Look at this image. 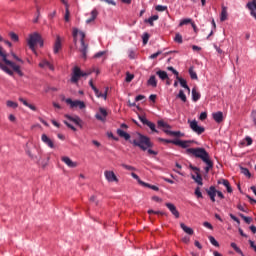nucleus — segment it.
<instances>
[{"label":"nucleus","mask_w":256,"mask_h":256,"mask_svg":"<svg viewBox=\"0 0 256 256\" xmlns=\"http://www.w3.org/2000/svg\"><path fill=\"white\" fill-rule=\"evenodd\" d=\"M0 69L7 73V75L13 76V71H15L20 77H23L21 66L7 59V52L2 46H0Z\"/></svg>","instance_id":"f257e3e1"},{"label":"nucleus","mask_w":256,"mask_h":256,"mask_svg":"<svg viewBox=\"0 0 256 256\" xmlns=\"http://www.w3.org/2000/svg\"><path fill=\"white\" fill-rule=\"evenodd\" d=\"M26 43L32 53H34V55H37V45H39V47H43V38L39 33L33 32L28 35Z\"/></svg>","instance_id":"f03ea898"},{"label":"nucleus","mask_w":256,"mask_h":256,"mask_svg":"<svg viewBox=\"0 0 256 256\" xmlns=\"http://www.w3.org/2000/svg\"><path fill=\"white\" fill-rule=\"evenodd\" d=\"M72 35L74 38V43L75 45H77V41H80L81 43V47H80V51L82 53V57H87V45H85V32L77 29V28H73L72 30Z\"/></svg>","instance_id":"7ed1b4c3"},{"label":"nucleus","mask_w":256,"mask_h":256,"mask_svg":"<svg viewBox=\"0 0 256 256\" xmlns=\"http://www.w3.org/2000/svg\"><path fill=\"white\" fill-rule=\"evenodd\" d=\"M130 142H132L135 147H140L143 151H147V149L152 145L149 138L140 133L134 134L133 140Z\"/></svg>","instance_id":"20e7f679"},{"label":"nucleus","mask_w":256,"mask_h":256,"mask_svg":"<svg viewBox=\"0 0 256 256\" xmlns=\"http://www.w3.org/2000/svg\"><path fill=\"white\" fill-rule=\"evenodd\" d=\"M93 71H95V69L83 72L79 67H74L72 77H71L72 83H77L79 79H81V77H87L88 75H91Z\"/></svg>","instance_id":"39448f33"},{"label":"nucleus","mask_w":256,"mask_h":256,"mask_svg":"<svg viewBox=\"0 0 256 256\" xmlns=\"http://www.w3.org/2000/svg\"><path fill=\"white\" fill-rule=\"evenodd\" d=\"M187 153H189L190 155H194V157L202 159V161H206V159H209V154L203 148H188Z\"/></svg>","instance_id":"423d86ee"},{"label":"nucleus","mask_w":256,"mask_h":256,"mask_svg":"<svg viewBox=\"0 0 256 256\" xmlns=\"http://www.w3.org/2000/svg\"><path fill=\"white\" fill-rule=\"evenodd\" d=\"M65 101L67 105H70V109H85L87 107L85 105V102L81 100H72L70 98H67Z\"/></svg>","instance_id":"0eeeda50"},{"label":"nucleus","mask_w":256,"mask_h":256,"mask_svg":"<svg viewBox=\"0 0 256 256\" xmlns=\"http://www.w3.org/2000/svg\"><path fill=\"white\" fill-rule=\"evenodd\" d=\"M160 141L163 143H173L174 145H178L179 147H182L183 149H187V147H190L191 141H185V140H167L160 138Z\"/></svg>","instance_id":"6e6552de"},{"label":"nucleus","mask_w":256,"mask_h":256,"mask_svg":"<svg viewBox=\"0 0 256 256\" xmlns=\"http://www.w3.org/2000/svg\"><path fill=\"white\" fill-rule=\"evenodd\" d=\"M188 123L190 125V129H192L194 133H197V135L205 133V128L203 126H199L197 120H188Z\"/></svg>","instance_id":"1a4fd4ad"},{"label":"nucleus","mask_w":256,"mask_h":256,"mask_svg":"<svg viewBox=\"0 0 256 256\" xmlns=\"http://www.w3.org/2000/svg\"><path fill=\"white\" fill-rule=\"evenodd\" d=\"M104 177L107 183H119V178L113 170H105Z\"/></svg>","instance_id":"9d476101"},{"label":"nucleus","mask_w":256,"mask_h":256,"mask_svg":"<svg viewBox=\"0 0 256 256\" xmlns=\"http://www.w3.org/2000/svg\"><path fill=\"white\" fill-rule=\"evenodd\" d=\"M107 115H108L107 109L100 107L98 109V111L96 112L95 118L98 121H102L104 123V121H106V119H107Z\"/></svg>","instance_id":"9b49d317"},{"label":"nucleus","mask_w":256,"mask_h":256,"mask_svg":"<svg viewBox=\"0 0 256 256\" xmlns=\"http://www.w3.org/2000/svg\"><path fill=\"white\" fill-rule=\"evenodd\" d=\"M191 169L194 171L192 179L195 180L197 184L203 185V178L201 177V174H199V168L191 166Z\"/></svg>","instance_id":"f8f14e48"},{"label":"nucleus","mask_w":256,"mask_h":256,"mask_svg":"<svg viewBox=\"0 0 256 256\" xmlns=\"http://www.w3.org/2000/svg\"><path fill=\"white\" fill-rule=\"evenodd\" d=\"M61 161L65 163V165H67V167H69L70 169H75V167H79V163L71 160L69 156H62Z\"/></svg>","instance_id":"ddd939ff"},{"label":"nucleus","mask_w":256,"mask_h":256,"mask_svg":"<svg viewBox=\"0 0 256 256\" xmlns=\"http://www.w3.org/2000/svg\"><path fill=\"white\" fill-rule=\"evenodd\" d=\"M167 209L170 211V213L175 217V219H179L181 214L179 213V210H177V206L173 203H166L165 204Z\"/></svg>","instance_id":"4468645a"},{"label":"nucleus","mask_w":256,"mask_h":256,"mask_svg":"<svg viewBox=\"0 0 256 256\" xmlns=\"http://www.w3.org/2000/svg\"><path fill=\"white\" fill-rule=\"evenodd\" d=\"M41 140L47 147H50V149H55V143L46 134H42Z\"/></svg>","instance_id":"2eb2a0df"},{"label":"nucleus","mask_w":256,"mask_h":256,"mask_svg":"<svg viewBox=\"0 0 256 256\" xmlns=\"http://www.w3.org/2000/svg\"><path fill=\"white\" fill-rule=\"evenodd\" d=\"M18 101H20V103L23 104L25 107H28V109H30L31 111H37V106H35V104L29 103V101H27L25 98L20 97Z\"/></svg>","instance_id":"dca6fc26"},{"label":"nucleus","mask_w":256,"mask_h":256,"mask_svg":"<svg viewBox=\"0 0 256 256\" xmlns=\"http://www.w3.org/2000/svg\"><path fill=\"white\" fill-rule=\"evenodd\" d=\"M39 67L41 69H50V71H53L55 69V67L53 66V64H51V62L47 61L46 59H43L40 63H39Z\"/></svg>","instance_id":"f3484780"},{"label":"nucleus","mask_w":256,"mask_h":256,"mask_svg":"<svg viewBox=\"0 0 256 256\" xmlns=\"http://www.w3.org/2000/svg\"><path fill=\"white\" fill-rule=\"evenodd\" d=\"M62 41L63 40L61 39V36L56 37L54 48H53V51L55 54L59 53V50L62 48Z\"/></svg>","instance_id":"a211bd4d"},{"label":"nucleus","mask_w":256,"mask_h":256,"mask_svg":"<svg viewBox=\"0 0 256 256\" xmlns=\"http://www.w3.org/2000/svg\"><path fill=\"white\" fill-rule=\"evenodd\" d=\"M207 195L210 197L211 202L215 203V197H217V189H215L214 186H211L208 190H207Z\"/></svg>","instance_id":"6ab92c4d"},{"label":"nucleus","mask_w":256,"mask_h":256,"mask_svg":"<svg viewBox=\"0 0 256 256\" xmlns=\"http://www.w3.org/2000/svg\"><path fill=\"white\" fill-rule=\"evenodd\" d=\"M177 81L180 83L181 87H183L184 89H186L187 93H191V88H189V86L187 85V80L177 76L176 77Z\"/></svg>","instance_id":"aec40b11"},{"label":"nucleus","mask_w":256,"mask_h":256,"mask_svg":"<svg viewBox=\"0 0 256 256\" xmlns=\"http://www.w3.org/2000/svg\"><path fill=\"white\" fill-rule=\"evenodd\" d=\"M65 117L68 121H72V123H75V125H81V118H79V116L65 115Z\"/></svg>","instance_id":"412c9836"},{"label":"nucleus","mask_w":256,"mask_h":256,"mask_svg":"<svg viewBox=\"0 0 256 256\" xmlns=\"http://www.w3.org/2000/svg\"><path fill=\"white\" fill-rule=\"evenodd\" d=\"M156 75L159 76V79H161V81L169 80V75L167 74V72H165L163 70H158L156 72Z\"/></svg>","instance_id":"4be33fe9"},{"label":"nucleus","mask_w":256,"mask_h":256,"mask_svg":"<svg viewBox=\"0 0 256 256\" xmlns=\"http://www.w3.org/2000/svg\"><path fill=\"white\" fill-rule=\"evenodd\" d=\"M180 227L187 235H193L195 233V231H193L191 227L185 225V223H180Z\"/></svg>","instance_id":"5701e85b"},{"label":"nucleus","mask_w":256,"mask_h":256,"mask_svg":"<svg viewBox=\"0 0 256 256\" xmlns=\"http://www.w3.org/2000/svg\"><path fill=\"white\" fill-rule=\"evenodd\" d=\"M219 185H224L226 187L228 193H232L233 189L231 188L229 181L225 179H221L218 181Z\"/></svg>","instance_id":"b1692460"},{"label":"nucleus","mask_w":256,"mask_h":256,"mask_svg":"<svg viewBox=\"0 0 256 256\" xmlns=\"http://www.w3.org/2000/svg\"><path fill=\"white\" fill-rule=\"evenodd\" d=\"M212 117L216 123H221L223 121V112H216L212 114Z\"/></svg>","instance_id":"393cba45"},{"label":"nucleus","mask_w":256,"mask_h":256,"mask_svg":"<svg viewBox=\"0 0 256 256\" xmlns=\"http://www.w3.org/2000/svg\"><path fill=\"white\" fill-rule=\"evenodd\" d=\"M97 15H99L97 10H92L90 13V18H88L86 20L87 25H89V23H93V21H95V19H97Z\"/></svg>","instance_id":"a878e982"},{"label":"nucleus","mask_w":256,"mask_h":256,"mask_svg":"<svg viewBox=\"0 0 256 256\" xmlns=\"http://www.w3.org/2000/svg\"><path fill=\"white\" fill-rule=\"evenodd\" d=\"M117 135H119V137H122L126 141H129L131 139V135H129V133L123 131L122 129L117 130Z\"/></svg>","instance_id":"bb28decb"},{"label":"nucleus","mask_w":256,"mask_h":256,"mask_svg":"<svg viewBox=\"0 0 256 256\" xmlns=\"http://www.w3.org/2000/svg\"><path fill=\"white\" fill-rule=\"evenodd\" d=\"M201 99V93L197 91V88L192 89V101L196 103V101H199Z\"/></svg>","instance_id":"cd10ccee"},{"label":"nucleus","mask_w":256,"mask_h":256,"mask_svg":"<svg viewBox=\"0 0 256 256\" xmlns=\"http://www.w3.org/2000/svg\"><path fill=\"white\" fill-rule=\"evenodd\" d=\"M229 16V14L227 13V7L223 6L222 7V11L220 14V21H227V17Z\"/></svg>","instance_id":"c85d7f7f"},{"label":"nucleus","mask_w":256,"mask_h":256,"mask_svg":"<svg viewBox=\"0 0 256 256\" xmlns=\"http://www.w3.org/2000/svg\"><path fill=\"white\" fill-rule=\"evenodd\" d=\"M107 89H108V88H106L105 93H101V91H99V89L94 88V93H95L96 97H98V98H101V97H102V99L107 100Z\"/></svg>","instance_id":"c756f323"},{"label":"nucleus","mask_w":256,"mask_h":256,"mask_svg":"<svg viewBox=\"0 0 256 256\" xmlns=\"http://www.w3.org/2000/svg\"><path fill=\"white\" fill-rule=\"evenodd\" d=\"M107 89H108V88H106L105 93H101V91H99V89L94 88V93H95L96 97H98V98H101V97H102V99L107 100Z\"/></svg>","instance_id":"7c9ffc66"},{"label":"nucleus","mask_w":256,"mask_h":256,"mask_svg":"<svg viewBox=\"0 0 256 256\" xmlns=\"http://www.w3.org/2000/svg\"><path fill=\"white\" fill-rule=\"evenodd\" d=\"M147 84L150 87H157V78L155 77V75L150 76V78L147 81Z\"/></svg>","instance_id":"2f4dec72"},{"label":"nucleus","mask_w":256,"mask_h":256,"mask_svg":"<svg viewBox=\"0 0 256 256\" xmlns=\"http://www.w3.org/2000/svg\"><path fill=\"white\" fill-rule=\"evenodd\" d=\"M159 19L158 15H153L152 17L145 20V23H149L151 27L154 25V21H157Z\"/></svg>","instance_id":"473e14b6"},{"label":"nucleus","mask_w":256,"mask_h":256,"mask_svg":"<svg viewBox=\"0 0 256 256\" xmlns=\"http://www.w3.org/2000/svg\"><path fill=\"white\" fill-rule=\"evenodd\" d=\"M6 107H9L10 109H17V107H19V104L17 102L8 100L6 101Z\"/></svg>","instance_id":"72a5a7b5"},{"label":"nucleus","mask_w":256,"mask_h":256,"mask_svg":"<svg viewBox=\"0 0 256 256\" xmlns=\"http://www.w3.org/2000/svg\"><path fill=\"white\" fill-rule=\"evenodd\" d=\"M177 98L180 99L183 103H187V96L183 90L179 91Z\"/></svg>","instance_id":"f704fd0d"},{"label":"nucleus","mask_w":256,"mask_h":256,"mask_svg":"<svg viewBox=\"0 0 256 256\" xmlns=\"http://www.w3.org/2000/svg\"><path fill=\"white\" fill-rule=\"evenodd\" d=\"M230 245H231L232 249H234V251H236V253H238L241 256H245L243 254V251L241 250V248L237 247V244L235 242H232Z\"/></svg>","instance_id":"c9c22d12"},{"label":"nucleus","mask_w":256,"mask_h":256,"mask_svg":"<svg viewBox=\"0 0 256 256\" xmlns=\"http://www.w3.org/2000/svg\"><path fill=\"white\" fill-rule=\"evenodd\" d=\"M204 163H206V167H205V171L206 173H209V170L213 168V162H211V160L208 158L206 160H204Z\"/></svg>","instance_id":"e433bc0d"},{"label":"nucleus","mask_w":256,"mask_h":256,"mask_svg":"<svg viewBox=\"0 0 256 256\" xmlns=\"http://www.w3.org/2000/svg\"><path fill=\"white\" fill-rule=\"evenodd\" d=\"M9 37H10L11 41H13L14 43H18L19 35H17L15 32H10Z\"/></svg>","instance_id":"4c0bfd02"},{"label":"nucleus","mask_w":256,"mask_h":256,"mask_svg":"<svg viewBox=\"0 0 256 256\" xmlns=\"http://www.w3.org/2000/svg\"><path fill=\"white\" fill-rule=\"evenodd\" d=\"M189 23H193V20L191 18H186L180 21L179 27H183V25H189Z\"/></svg>","instance_id":"58836bf2"},{"label":"nucleus","mask_w":256,"mask_h":256,"mask_svg":"<svg viewBox=\"0 0 256 256\" xmlns=\"http://www.w3.org/2000/svg\"><path fill=\"white\" fill-rule=\"evenodd\" d=\"M142 187H148V189H152L153 191H159V187L145 182L142 184Z\"/></svg>","instance_id":"ea45409f"},{"label":"nucleus","mask_w":256,"mask_h":256,"mask_svg":"<svg viewBox=\"0 0 256 256\" xmlns=\"http://www.w3.org/2000/svg\"><path fill=\"white\" fill-rule=\"evenodd\" d=\"M131 177H133V179H136V181L139 183V185H145V182H143V180H141V178H139V176L135 173H131Z\"/></svg>","instance_id":"a19ab883"},{"label":"nucleus","mask_w":256,"mask_h":256,"mask_svg":"<svg viewBox=\"0 0 256 256\" xmlns=\"http://www.w3.org/2000/svg\"><path fill=\"white\" fill-rule=\"evenodd\" d=\"M241 219H243V221H245V223H247L248 225L251 224V221H253V219L251 217H247L243 214H240Z\"/></svg>","instance_id":"79ce46f5"},{"label":"nucleus","mask_w":256,"mask_h":256,"mask_svg":"<svg viewBox=\"0 0 256 256\" xmlns=\"http://www.w3.org/2000/svg\"><path fill=\"white\" fill-rule=\"evenodd\" d=\"M10 55H11V57H13V59H15V61H18V63H23V59L19 58V56H17V54H15V52L11 51Z\"/></svg>","instance_id":"37998d69"},{"label":"nucleus","mask_w":256,"mask_h":256,"mask_svg":"<svg viewBox=\"0 0 256 256\" xmlns=\"http://www.w3.org/2000/svg\"><path fill=\"white\" fill-rule=\"evenodd\" d=\"M194 193L198 199H203V193H201V188L197 187Z\"/></svg>","instance_id":"c03bdc74"},{"label":"nucleus","mask_w":256,"mask_h":256,"mask_svg":"<svg viewBox=\"0 0 256 256\" xmlns=\"http://www.w3.org/2000/svg\"><path fill=\"white\" fill-rule=\"evenodd\" d=\"M250 119L252 120L253 124L256 127V110H252V112L250 114Z\"/></svg>","instance_id":"a18cd8bd"},{"label":"nucleus","mask_w":256,"mask_h":256,"mask_svg":"<svg viewBox=\"0 0 256 256\" xmlns=\"http://www.w3.org/2000/svg\"><path fill=\"white\" fill-rule=\"evenodd\" d=\"M189 75L191 79H197V73L193 70V67L189 68Z\"/></svg>","instance_id":"49530a36"},{"label":"nucleus","mask_w":256,"mask_h":256,"mask_svg":"<svg viewBox=\"0 0 256 256\" xmlns=\"http://www.w3.org/2000/svg\"><path fill=\"white\" fill-rule=\"evenodd\" d=\"M209 241L212 245H214V247H219V242H217V240H215V237L209 236Z\"/></svg>","instance_id":"de8ad7c7"},{"label":"nucleus","mask_w":256,"mask_h":256,"mask_svg":"<svg viewBox=\"0 0 256 256\" xmlns=\"http://www.w3.org/2000/svg\"><path fill=\"white\" fill-rule=\"evenodd\" d=\"M174 41H175L176 43H183V36H181V34L177 33V34L175 35Z\"/></svg>","instance_id":"09e8293b"},{"label":"nucleus","mask_w":256,"mask_h":256,"mask_svg":"<svg viewBox=\"0 0 256 256\" xmlns=\"http://www.w3.org/2000/svg\"><path fill=\"white\" fill-rule=\"evenodd\" d=\"M146 125L149 127V129H151V131H153L154 133H157V129H155V124L148 121Z\"/></svg>","instance_id":"8fccbe9b"},{"label":"nucleus","mask_w":256,"mask_h":256,"mask_svg":"<svg viewBox=\"0 0 256 256\" xmlns=\"http://www.w3.org/2000/svg\"><path fill=\"white\" fill-rule=\"evenodd\" d=\"M164 131L168 135H173L174 137H179L181 135V132H173V131H168V130H164Z\"/></svg>","instance_id":"3c124183"},{"label":"nucleus","mask_w":256,"mask_h":256,"mask_svg":"<svg viewBox=\"0 0 256 256\" xmlns=\"http://www.w3.org/2000/svg\"><path fill=\"white\" fill-rule=\"evenodd\" d=\"M156 11H160V12H163V11H167V6H163V5H157L155 7Z\"/></svg>","instance_id":"603ef678"},{"label":"nucleus","mask_w":256,"mask_h":256,"mask_svg":"<svg viewBox=\"0 0 256 256\" xmlns=\"http://www.w3.org/2000/svg\"><path fill=\"white\" fill-rule=\"evenodd\" d=\"M134 77L135 76L133 74L127 73L126 74V82L131 83V81H133Z\"/></svg>","instance_id":"864d4df0"},{"label":"nucleus","mask_w":256,"mask_h":256,"mask_svg":"<svg viewBox=\"0 0 256 256\" xmlns=\"http://www.w3.org/2000/svg\"><path fill=\"white\" fill-rule=\"evenodd\" d=\"M142 39H143V44L147 45V43L149 42V34L147 33L143 34Z\"/></svg>","instance_id":"5fc2aeb1"},{"label":"nucleus","mask_w":256,"mask_h":256,"mask_svg":"<svg viewBox=\"0 0 256 256\" xmlns=\"http://www.w3.org/2000/svg\"><path fill=\"white\" fill-rule=\"evenodd\" d=\"M123 169H126L127 171H135V167L127 165V164H122Z\"/></svg>","instance_id":"6e6d98bb"},{"label":"nucleus","mask_w":256,"mask_h":256,"mask_svg":"<svg viewBox=\"0 0 256 256\" xmlns=\"http://www.w3.org/2000/svg\"><path fill=\"white\" fill-rule=\"evenodd\" d=\"M158 127H162L163 129H167V127H169V126L163 120H160V121H158Z\"/></svg>","instance_id":"4d7b16f0"},{"label":"nucleus","mask_w":256,"mask_h":256,"mask_svg":"<svg viewBox=\"0 0 256 256\" xmlns=\"http://www.w3.org/2000/svg\"><path fill=\"white\" fill-rule=\"evenodd\" d=\"M139 120L141 123H143V125H147V123H149V120H147L145 116H139Z\"/></svg>","instance_id":"13d9d810"},{"label":"nucleus","mask_w":256,"mask_h":256,"mask_svg":"<svg viewBox=\"0 0 256 256\" xmlns=\"http://www.w3.org/2000/svg\"><path fill=\"white\" fill-rule=\"evenodd\" d=\"M70 12H69V7L66 8V13H65V16H64V19L66 22H69V17H70Z\"/></svg>","instance_id":"bf43d9fd"},{"label":"nucleus","mask_w":256,"mask_h":256,"mask_svg":"<svg viewBox=\"0 0 256 256\" xmlns=\"http://www.w3.org/2000/svg\"><path fill=\"white\" fill-rule=\"evenodd\" d=\"M200 121H205L207 119V112H202L199 116Z\"/></svg>","instance_id":"052dcab7"},{"label":"nucleus","mask_w":256,"mask_h":256,"mask_svg":"<svg viewBox=\"0 0 256 256\" xmlns=\"http://www.w3.org/2000/svg\"><path fill=\"white\" fill-rule=\"evenodd\" d=\"M243 175H246V177H251V173L247 168H242Z\"/></svg>","instance_id":"680f3d73"},{"label":"nucleus","mask_w":256,"mask_h":256,"mask_svg":"<svg viewBox=\"0 0 256 256\" xmlns=\"http://www.w3.org/2000/svg\"><path fill=\"white\" fill-rule=\"evenodd\" d=\"M105 53H107L106 51H100L98 53L95 54V58L96 59H99V57H103V55H105Z\"/></svg>","instance_id":"e2e57ef3"},{"label":"nucleus","mask_w":256,"mask_h":256,"mask_svg":"<svg viewBox=\"0 0 256 256\" xmlns=\"http://www.w3.org/2000/svg\"><path fill=\"white\" fill-rule=\"evenodd\" d=\"M8 119H9V121H11V123H15V121H17V117H15V115H13V114H10L8 116Z\"/></svg>","instance_id":"0e129e2a"},{"label":"nucleus","mask_w":256,"mask_h":256,"mask_svg":"<svg viewBox=\"0 0 256 256\" xmlns=\"http://www.w3.org/2000/svg\"><path fill=\"white\" fill-rule=\"evenodd\" d=\"M158 55H161V51H158V52L150 55L149 59H157Z\"/></svg>","instance_id":"69168bd1"},{"label":"nucleus","mask_w":256,"mask_h":256,"mask_svg":"<svg viewBox=\"0 0 256 256\" xmlns=\"http://www.w3.org/2000/svg\"><path fill=\"white\" fill-rule=\"evenodd\" d=\"M189 241H191V238L189 236H184L182 238V243H186V244H189Z\"/></svg>","instance_id":"338daca9"},{"label":"nucleus","mask_w":256,"mask_h":256,"mask_svg":"<svg viewBox=\"0 0 256 256\" xmlns=\"http://www.w3.org/2000/svg\"><path fill=\"white\" fill-rule=\"evenodd\" d=\"M250 247L256 252V244L253 242V240H249Z\"/></svg>","instance_id":"774afa93"}]
</instances>
